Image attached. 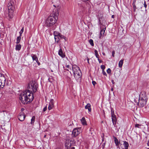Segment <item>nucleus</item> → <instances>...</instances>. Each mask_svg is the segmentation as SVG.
Here are the masks:
<instances>
[{
  "label": "nucleus",
  "mask_w": 149,
  "mask_h": 149,
  "mask_svg": "<svg viewBox=\"0 0 149 149\" xmlns=\"http://www.w3.org/2000/svg\"><path fill=\"white\" fill-rule=\"evenodd\" d=\"M115 51L114 50L112 52V56L113 57H114V54H115Z\"/></svg>",
  "instance_id": "38"
},
{
  "label": "nucleus",
  "mask_w": 149,
  "mask_h": 149,
  "mask_svg": "<svg viewBox=\"0 0 149 149\" xmlns=\"http://www.w3.org/2000/svg\"><path fill=\"white\" fill-rule=\"evenodd\" d=\"M95 55L96 57V58H99V55H98V54L97 51V50H95L94 51Z\"/></svg>",
  "instance_id": "26"
},
{
  "label": "nucleus",
  "mask_w": 149,
  "mask_h": 149,
  "mask_svg": "<svg viewBox=\"0 0 149 149\" xmlns=\"http://www.w3.org/2000/svg\"><path fill=\"white\" fill-rule=\"evenodd\" d=\"M111 82H112V84H114V81H113V80H112V81H111Z\"/></svg>",
  "instance_id": "45"
},
{
  "label": "nucleus",
  "mask_w": 149,
  "mask_h": 149,
  "mask_svg": "<svg viewBox=\"0 0 149 149\" xmlns=\"http://www.w3.org/2000/svg\"><path fill=\"white\" fill-rule=\"evenodd\" d=\"M124 59L121 60L119 62L118 66L120 68H121L123 65Z\"/></svg>",
  "instance_id": "19"
},
{
  "label": "nucleus",
  "mask_w": 149,
  "mask_h": 149,
  "mask_svg": "<svg viewBox=\"0 0 149 149\" xmlns=\"http://www.w3.org/2000/svg\"><path fill=\"white\" fill-rule=\"evenodd\" d=\"M21 39V36H19L17 37V42L16 43L17 44H18L19 43Z\"/></svg>",
  "instance_id": "21"
},
{
  "label": "nucleus",
  "mask_w": 149,
  "mask_h": 149,
  "mask_svg": "<svg viewBox=\"0 0 149 149\" xmlns=\"http://www.w3.org/2000/svg\"><path fill=\"white\" fill-rule=\"evenodd\" d=\"M105 66L104 65H102L101 66V68L102 70V71L104 70V69L105 68Z\"/></svg>",
  "instance_id": "34"
},
{
  "label": "nucleus",
  "mask_w": 149,
  "mask_h": 149,
  "mask_svg": "<svg viewBox=\"0 0 149 149\" xmlns=\"http://www.w3.org/2000/svg\"><path fill=\"white\" fill-rule=\"evenodd\" d=\"M144 6L145 7V10L146 11V8L147 6V5L146 4V2L145 1L144 2Z\"/></svg>",
  "instance_id": "35"
},
{
  "label": "nucleus",
  "mask_w": 149,
  "mask_h": 149,
  "mask_svg": "<svg viewBox=\"0 0 149 149\" xmlns=\"http://www.w3.org/2000/svg\"><path fill=\"white\" fill-rule=\"evenodd\" d=\"M114 140L115 143L116 144V146H118L119 145V142L118 141V139L116 137H114Z\"/></svg>",
  "instance_id": "20"
},
{
  "label": "nucleus",
  "mask_w": 149,
  "mask_h": 149,
  "mask_svg": "<svg viewBox=\"0 0 149 149\" xmlns=\"http://www.w3.org/2000/svg\"><path fill=\"white\" fill-rule=\"evenodd\" d=\"M104 135L103 136H102V137H103L104 138Z\"/></svg>",
  "instance_id": "50"
},
{
  "label": "nucleus",
  "mask_w": 149,
  "mask_h": 149,
  "mask_svg": "<svg viewBox=\"0 0 149 149\" xmlns=\"http://www.w3.org/2000/svg\"><path fill=\"white\" fill-rule=\"evenodd\" d=\"M97 59L99 63H101L102 62V61L99 58H98Z\"/></svg>",
  "instance_id": "40"
},
{
  "label": "nucleus",
  "mask_w": 149,
  "mask_h": 149,
  "mask_svg": "<svg viewBox=\"0 0 149 149\" xmlns=\"http://www.w3.org/2000/svg\"><path fill=\"white\" fill-rule=\"evenodd\" d=\"M70 72L72 75V74H71V72Z\"/></svg>",
  "instance_id": "56"
},
{
  "label": "nucleus",
  "mask_w": 149,
  "mask_h": 149,
  "mask_svg": "<svg viewBox=\"0 0 149 149\" xmlns=\"http://www.w3.org/2000/svg\"><path fill=\"white\" fill-rule=\"evenodd\" d=\"M107 71L108 74H110L111 73V70L110 68H109L108 69Z\"/></svg>",
  "instance_id": "33"
},
{
  "label": "nucleus",
  "mask_w": 149,
  "mask_h": 149,
  "mask_svg": "<svg viewBox=\"0 0 149 149\" xmlns=\"http://www.w3.org/2000/svg\"><path fill=\"white\" fill-rule=\"evenodd\" d=\"M88 0H82V1L84 2H86L87 1H88Z\"/></svg>",
  "instance_id": "47"
},
{
  "label": "nucleus",
  "mask_w": 149,
  "mask_h": 149,
  "mask_svg": "<svg viewBox=\"0 0 149 149\" xmlns=\"http://www.w3.org/2000/svg\"><path fill=\"white\" fill-rule=\"evenodd\" d=\"M72 69L73 73L77 72L78 71L80 70L79 67L75 65H72Z\"/></svg>",
  "instance_id": "11"
},
{
  "label": "nucleus",
  "mask_w": 149,
  "mask_h": 149,
  "mask_svg": "<svg viewBox=\"0 0 149 149\" xmlns=\"http://www.w3.org/2000/svg\"><path fill=\"white\" fill-rule=\"evenodd\" d=\"M54 100L53 99H51L50 100V103H49V105H51L52 106H54Z\"/></svg>",
  "instance_id": "23"
},
{
  "label": "nucleus",
  "mask_w": 149,
  "mask_h": 149,
  "mask_svg": "<svg viewBox=\"0 0 149 149\" xmlns=\"http://www.w3.org/2000/svg\"><path fill=\"white\" fill-rule=\"evenodd\" d=\"M46 135H45L44 136V138H45L46 137Z\"/></svg>",
  "instance_id": "54"
},
{
  "label": "nucleus",
  "mask_w": 149,
  "mask_h": 149,
  "mask_svg": "<svg viewBox=\"0 0 149 149\" xmlns=\"http://www.w3.org/2000/svg\"><path fill=\"white\" fill-rule=\"evenodd\" d=\"M75 144L74 140L73 139H72L70 140L69 138H67L65 144V146L67 149H69L70 147L72 145H74Z\"/></svg>",
  "instance_id": "5"
},
{
  "label": "nucleus",
  "mask_w": 149,
  "mask_h": 149,
  "mask_svg": "<svg viewBox=\"0 0 149 149\" xmlns=\"http://www.w3.org/2000/svg\"><path fill=\"white\" fill-rule=\"evenodd\" d=\"M81 127H77L75 128L72 132V136L75 137L79 135L81 132Z\"/></svg>",
  "instance_id": "6"
},
{
  "label": "nucleus",
  "mask_w": 149,
  "mask_h": 149,
  "mask_svg": "<svg viewBox=\"0 0 149 149\" xmlns=\"http://www.w3.org/2000/svg\"><path fill=\"white\" fill-rule=\"evenodd\" d=\"M66 70H68V71H69L68 70V69H66Z\"/></svg>",
  "instance_id": "57"
},
{
  "label": "nucleus",
  "mask_w": 149,
  "mask_h": 149,
  "mask_svg": "<svg viewBox=\"0 0 149 149\" xmlns=\"http://www.w3.org/2000/svg\"><path fill=\"white\" fill-rule=\"evenodd\" d=\"M36 61L37 63L38 64V65H39L40 64V62L38 61H38Z\"/></svg>",
  "instance_id": "43"
},
{
  "label": "nucleus",
  "mask_w": 149,
  "mask_h": 149,
  "mask_svg": "<svg viewBox=\"0 0 149 149\" xmlns=\"http://www.w3.org/2000/svg\"><path fill=\"white\" fill-rule=\"evenodd\" d=\"M58 54L59 55H60L63 58L65 56L64 53H63L61 49H60L59 50Z\"/></svg>",
  "instance_id": "14"
},
{
  "label": "nucleus",
  "mask_w": 149,
  "mask_h": 149,
  "mask_svg": "<svg viewBox=\"0 0 149 149\" xmlns=\"http://www.w3.org/2000/svg\"><path fill=\"white\" fill-rule=\"evenodd\" d=\"M30 85L33 93L32 91L29 90V88H31L29 84L28 87V90L25 91L19 95V99L23 104H27L31 102L34 98L33 93H35L37 90L38 85L36 83L33 81L31 83Z\"/></svg>",
  "instance_id": "1"
},
{
  "label": "nucleus",
  "mask_w": 149,
  "mask_h": 149,
  "mask_svg": "<svg viewBox=\"0 0 149 149\" xmlns=\"http://www.w3.org/2000/svg\"><path fill=\"white\" fill-rule=\"evenodd\" d=\"M73 74L74 77L76 79H78L81 76L82 73L81 70L78 71L77 72H74Z\"/></svg>",
  "instance_id": "9"
},
{
  "label": "nucleus",
  "mask_w": 149,
  "mask_h": 149,
  "mask_svg": "<svg viewBox=\"0 0 149 149\" xmlns=\"http://www.w3.org/2000/svg\"><path fill=\"white\" fill-rule=\"evenodd\" d=\"M25 118V115L23 113H19L18 116V119L21 121H23Z\"/></svg>",
  "instance_id": "10"
},
{
  "label": "nucleus",
  "mask_w": 149,
  "mask_h": 149,
  "mask_svg": "<svg viewBox=\"0 0 149 149\" xmlns=\"http://www.w3.org/2000/svg\"><path fill=\"white\" fill-rule=\"evenodd\" d=\"M136 2V0H134L133 1V3L132 4H135V2Z\"/></svg>",
  "instance_id": "42"
},
{
  "label": "nucleus",
  "mask_w": 149,
  "mask_h": 149,
  "mask_svg": "<svg viewBox=\"0 0 149 149\" xmlns=\"http://www.w3.org/2000/svg\"><path fill=\"white\" fill-rule=\"evenodd\" d=\"M85 108L86 109H88L89 112H91V104L89 103L87 104L85 106Z\"/></svg>",
  "instance_id": "16"
},
{
  "label": "nucleus",
  "mask_w": 149,
  "mask_h": 149,
  "mask_svg": "<svg viewBox=\"0 0 149 149\" xmlns=\"http://www.w3.org/2000/svg\"><path fill=\"white\" fill-rule=\"evenodd\" d=\"M111 17L112 18H114V15H112Z\"/></svg>",
  "instance_id": "49"
},
{
  "label": "nucleus",
  "mask_w": 149,
  "mask_h": 149,
  "mask_svg": "<svg viewBox=\"0 0 149 149\" xmlns=\"http://www.w3.org/2000/svg\"><path fill=\"white\" fill-rule=\"evenodd\" d=\"M104 140V138L102 137V141H103Z\"/></svg>",
  "instance_id": "52"
},
{
  "label": "nucleus",
  "mask_w": 149,
  "mask_h": 149,
  "mask_svg": "<svg viewBox=\"0 0 149 149\" xmlns=\"http://www.w3.org/2000/svg\"><path fill=\"white\" fill-rule=\"evenodd\" d=\"M148 146H149V140H148V143H147Z\"/></svg>",
  "instance_id": "44"
},
{
  "label": "nucleus",
  "mask_w": 149,
  "mask_h": 149,
  "mask_svg": "<svg viewBox=\"0 0 149 149\" xmlns=\"http://www.w3.org/2000/svg\"><path fill=\"white\" fill-rule=\"evenodd\" d=\"M79 6L80 7L81 9L84 8V7L85 6L83 4L81 3H78Z\"/></svg>",
  "instance_id": "22"
},
{
  "label": "nucleus",
  "mask_w": 149,
  "mask_h": 149,
  "mask_svg": "<svg viewBox=\"0 0 149 149\" xmlns=\"http://www.w3.org/2000/svg\"><path fill=\"white\" fill-rule=\"evenodd\" d=\"M47 106H46L45 107H44L43 109V111H45L46 110H47Z\"/></svg>",
  "instance_id": "39"
},
{
  "label": "nucleus",
  "mask_w": 149,
  "mask_h": 149,
  "mask_svg": "<svg viewBox=\"0 0 149 149\" xmlns=\"http://www.w3.org/2000/svg\"><path fill=\"white\" fill-rule=\"evenodd\" d=\"M102 73L104 75L107 76V74L104 70L102 71Z\"/></svg>",
  "instance_id": "36"
},
{
  "label": "nucleus",
  "mask_w": 149,
  "mask_h": 149,
  "mask_svg": "<svg viewBox=\"0 0 149 149\" xmlns=\"http://www.w3.org/2000/svg\"><path fill=\"white\" fill-rule=\"evenodd\" d=\"M14 4L13 1L10 0V2L8 5V11L6 15V17L9 20H11L14 16L13 11L15 9Z\"/></svg>",
  "instance_id": "3"
},
{
  "label": "nucleus",
  "mask_w": 149,
  "mask_h": 149,
  "mask_svg": "<svg viewBox=\"0 0 149 149\" xmlns=\"http://www.w3.org/2000/svg\"><path fill=\"white\" fill-rule=\"evenodd\" d=\"M68 79H69L70 80H71V79L69 77H68Z\"/></svg>",
  "instance_id": "51"
},
{
  "label": "nucleus",
  "mask_w": 149,
  "mask_h": 149,
  "mask_svg": "<svg viewBox=\"0 0 149 149\" xmlns=\"http://www.w3.org/2000/svg\"><path fill=\"white\" fill-rule=\"evenodd\" d=\"M147 149H149V148H148Z\"/></svg>",
  "instance_id": "58"
},
{
  "label": "nucleus",
  "mask_w": 149,
  "mask_h": 149,
  "mask_svg": "<svg viewBox=\"0 0 149 149\" xmlns=\"http://www.w3.org/2000/svg\"><path fill=\"white\" fill-rule=\"evenodd\" d=\"M21 48V45L20 44L17 45L15 47V49L16 50H19Z\"/></svg>",
  "instance_id": "18"
},
{
  "label": "nucleus",
  "mask_w": 149,
  "mask_h": 149,
  "mask_svg": "<svg viewBox=\"0 0 149 149\" xmlns=\"http://www.w3.org/2000/svg\"><path fill=\"white\" fill-rule=\"evenodd\" d=\"M102 54H103V55H105V53H102Z\"/></svg>",
  "instance_id": "55"
},
{
  "label": "nucleus",
  "mask_w": 149,
  "mask_h": 149,
  "mask_svg": "<svg viewBox=\"0 0 149 149\" xmlns=\"http://www.w3.org/2000/svg\"><path fill=\"white\" fill-rule=\"evenodd\" d=\"M81 122L82 123L83 125H86V122L85 120V119L84 117H83L82 118L81 120Z\"/></svg>",
  "instance_id": "17"
},
{
  "label": "nucleus",
  "mask_w": 149,
  "mask_h": 149,
  "mask_svg": "<svg viewBox=\"0 0 149 149\" xmlns=\"http://www.w3.org/2000/svg\"><path fill=\"white\" fill-rule=\"evenodd\" d=\"M123 142L124 143L123 145L124 146V147L123 148L122 147V144H121L120 145V147L122 148V149H128L129 146V144L128 142L125 141H123Z\"/></svg>",
  "instance_id": "12"
},
{
  "label": "nucleus",
  "mask_w": 149,
  "mask_h": 149,
  "mask_svg": "<svg viewBox=\"0 0 149 149\" xmlns=\"http://www.w3.org/2000/svg\"><path fill=\"white\" fill-rule=\"evenodd\" d=\"M132 5L133 6V8H134V11L135 12L136 8L135 4H132Z\"/></svg>",
  "instance_id": "31"
},
{
  "label": "nucleus",
  "mask_w": 149,
  "mask_h": 149,
  "mask_svg": "<svg viewBox=\"0 0 149 149\" xmlns=\"http://www.w3.org/2000/svg\"><path fill=\"white\" fill-rule=\"evenodd\" d=\"M66 67L68 68H70V69H71V68H70V66L69 65H66Z\"/></svg>",
  "instance_id": "41"
},
{
  "label": "nucleus",
  "mask_w": 149,
  "mask_h": 149,
  "mask_svg": "<svg viewBox=\"0 0 149 149\" xmlns=\"http://www.w3.org/2000/svg\"><path fill=\"white\" fill-rule=\"evenodd\" d=\"M148 98L144 92H142L139 95L138 105L140 107H144L146 104Z\"/></svg>",
  "instance_id": "4"
},
{
  "label": "nucleus",
  "mask_w": 149,
  "mask_h": 149,
  "mask_svg": "<svg viewBox=\"0 0 149 149\" xmlns=\"http://www.w3.org/2000/svg\"><path fill=\"white\" fill-rule=\"evenodd\" d=\"M58 10L53 11L46 19L45 25L47 27H50L54 25L56 22L58 15Z\"/></svg>",
  "instance_id": "2"
},
{
  "label": "nucleus",
  "mask_w": 149,
  "mask_h": 149,
  "mask_svg": "<svg viewBox=\"0 0 149 149\" xmlns=\"http://www.w3.org/2000/svg\"><path fill=\"white\" fill-rule=\"evenodd\" d=\"M89 42L91 46H94L93 40L92 39H91L89 40Z\"/></svg>",
  "instance_id": "28"
},
{
  "label": "nucleus",
  "mask_w": 149,
  "mask_h": 149,
  "mask_svg": "<svg viewBox=\"0 0 149 149\" xmlns=\"http://www.w3.org/2000/svg\"><path fill=\"white\" fill-rule=\"evenodd\" d=\"M6 82V78L4 75L0 73V88L4 87Z\"/></svg>",
  "instance_id": "7"
},
{
  "label": "nucleus",
  "mask_w": 149,
  "mask_h": 149,
  "mask_svg": "<svg viewBox=\"0 0 149 149\" xmlns=\"http://www.w3.org/2000/svg\"><path fill=\"white\" fill-rule=\"evenodd\" d=\"M141 124H136L135 125V127H138V128H141Z\"/></svg>",
  "instance_id": "29"
},
{
  "label": "nucleus",
  "mask_w": 149,
  "mask_h": 149,
  "mask_svg": "<svg viewBox=\"0 0 149 149\" xmlns=\"http://www.w3.org/2000/svg\"><path fill=\"white\" fill-rule=\"evenodd\" d=\"M31 56L32 57L33 61H38V58L36 54H32Z\"/></svg>",
  "instance_id": "15"
},
{
  "label": "nucleus",
  "mask_w": 149,
  "mask_h": 149,
  "mask_svg": "<svg viewBox=\"0 0 149 149\" xmlns=\"http://www.w3.org/2000/svg\"><path fill=\"white\" fill-rule=\"evenodd\" d=\"M92 83L93 85L95 86V85L96 84V82L94 81H92Z\"/></svg>",
  "instance_id": "37"
},
{
  "label": "nucleus",
  "mask_w": 149,
  "mask_h": 149,
  "mask_svg": "<svg viewBox=\"0 0 149 149\" xmlns=\"http://www.w3.org/2000/svg\"><path fill=\"white\" fill-rule=\"evenodd\" d=\"M111 112L112 122L113 125L114 126H115V125L116 124V122L117 121L116 116L114 114V111L112 109H111Z\"/></svg>",
  "instance_id": "8"
},
{
  "label": "nucleus",
  "mask_w": 149,
  "mask_h": 149,
  "mask_svg": "<svg viewBox=\"0 0 149 149\" xmlns=\"http://www.w3.org/2000/svg\"><path fill=\"white\" fill-rule=\"evenodd\" d=\"M54 106H52L51 105H50L49 104L48 107V109L49 110H51L53 108V107H54Z\"/></svg>",
  "instance_id": "32"
},
{
  "label": "nucleus",
  "mask_w": 149,
  "mask_h": 149,
  "mask_svg": "<svg viewBox=\"0 0 149 149\" xmlns=\"http://www.w3.org/2000/svg\"><path fill=\"white\" fill-rule=\"evenodd\" d=\"M89 59H88V63H89Z\"/></svg>",
  "instance_id": "53"
},
{
  "label": "nucleus",
  "mask_w": 149,
  "mask_h": 149,
  "mask_svg": "<svg viewBox=\"0 0 149 149\" xmlns=\"http://www.w3.org/2000/svg\"><path fill=\"white\" fill-rule=\"evenodd\" d=\"M56 32H54V39H55V40L56 42L57 43H58L59 42L60 38L58 34L56 35ZM56 33L57 32H56Z\"/></svg>",
  "instance_id": "13"
},
{
  "label": "nucleus",
  "mask_w": 149,
  "mask_h": 149,
  "mask_svg": "<svg viewBox=\"0 0 149 149\" xmlns=\"http://www.w3.org/2000/svg\"><path fill=\"white\" fill-rule=\"evenodd\" d=\"M58 35H59V38H63V39H64L65 40H65V38H66V37L64 36H63L60 33H58Z\"/></svg>",
  "instance_id": "24"
},
{
  "label": "nucleus",
  "mask_w": 149,
  "mask_h": 149,
  "mask_svg": "<svg viewBox=\"0 0 149 149\" xmlns=\"http://www.w3.org/2000/svg\"><path fill=\"white\" fill-rule=\"evenodd\" d=\"M35 117L34 116H33L32 117V118L31 120V124H32L35 121Z\"/></svg>",
  "instance_id": "27"
},
{
  "label": "nucleus",
  "mask_w": 149,
  "mask_h": 149,
  "mask_svg": "<svg viewBox=\"0 0 149 149\" xmlns=\"http://www.w3.org/2000/svg\"><path fill=\"white\" fill-rule=\"evenodd\" d=\"M71 149H75V148L74 147H72L71 148Z\"/></svg>",
  "instance_id": "46"
},
{
  "label": "nucleus",
  "mask_w": 149,
  "mask_h": 149,
  "mask_svg": "<svg viewBox=\"0 0 149 149\" xmlns=\"http://www.w3.org/2000/svg\"><path fill=\"white\" fill-rule=\"evenodd\" d=\"M113 88H111V90L112 91H113Z\"/></svg>",
  "instance_id": "48"
},
{
  "label": "nucleus",
  "mask_w": 149,
  "mask_h": 149,
  "mask_svg": "<svg viewBox=\"0 0 149 149\" xmlns=\"http://www.w3.org/2000/svg\"><path fill=\"white\" fill-rule=\"evenodd\" d=\"M24 27H23L22 29H21V30H20V32H19V34H20V36H22V33L23 31H24Z\"/></svg>",
  "instance_id": "30"
},
{
  "label": "nucleus",
  "mask_w": 149,
  "mask_h": 149,
  "mask_svg": "<svg viewBox=\"0 0 149 149\" xmlns=\"http://www.w3.org/2000/svg\"><path fill=\"white\" fill-rule=\"evenodd\" d=\"M106 28H104L102 29L100 31V34L101 35H102L104 34L105 31V30Z\"/></svg>",
  "instance_id": "25"
}]
</instances>
